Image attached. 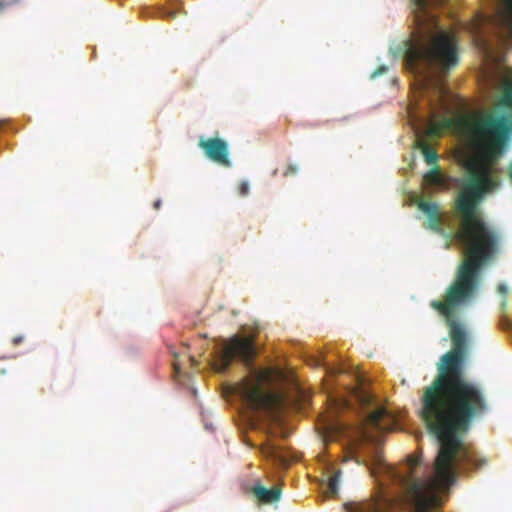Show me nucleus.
Listing matches in <instances>:
<instances>
[{"instance_id":"f257e3e1","label":"nucleus","mask_w":512,"mask_h":512,"mask_svg":"<svg viewBox=\"0 0 512 512\" xmlns=\"http://www.w3.org/2000/svg\"><path fill=\"white\" fill-rule=\"evenodd\" d=\"M480 203L455 202L460 225L454 237L463 247L464 259L442 300L430 302L431 308L444 317L453 343L452 349L441 357L437 375L421 397V418L439 442L433 474L427 479L414 477L420 455L409 457L405 472L387 464L381 467L385 481L402 489L409 512H437L440 491L449 488L460 472L487 464L485 457L463 442L473 423L488 414L490 402L484 386L465 375L467 335L458 322L460 311L477 295L483 268L495 260L500 250V234L482 218Z\"/></svg>"},{"instance_id":"f03ea898","label":"nucleus","mask_w":512,"mask_h":512,"mask_svg":"<svg viewBox=\"0 0 512 512\" xmlns=\"http://www.w3.org/2000/svg\"><path fill=\"white\" fill-rule=\"evenodd\" d=\"M443 0H413L415 30L413 40L409 43L406 59L415 72L423 74L427 85H435L442 96L444 88L428 75V70L436 68L448 72L458 65V47L455 37L440 28L436 18L427 8L439 5Z\"/></svg>"},{"instance_id":"7ed1b4c3","label":"nucleus","mask_w":512,"mask_h":512,"mask_svg":"<svg viewBox=\"0 0 512 512\" xmlns=\"http://www.w3.org/2000/svg\"><path fill=\"white\" fill-rule=\"evenodd\" d=\"M257 355L256 346L252 337H232L223 347L215 368L224 372L234 359H239L249 369V375L236 387L242 400L254 411H273L280 404L278 395L266 392L264 384L269 380V372L256 369L252 363Z\"/></svg>"},{"instance_id":"20e7f679","label":"nucleus","mask_w":512,"mask_h":512,"mask_svg":"<svg viewBox=\"0 0 512 512\" xmlns=\"http://www.w3.org/2000/svg\"><path fill=\"white\" fill-rule=\"evenodd\" d=\"M198 146L209 160L223 167H231L232 162L229 158V146L225 140L219 137H200Z\"/></svg>"},{"instance_id":"39448f33","label":"nucleus","mask_w":512,"mask_h":512,"mask_svg":"<svg viewBox=\"0 0 512 512\" xmlns=\"http://www.w3.org/2000/svg\"><path fill=\"white\" fill-rule=\"evenodd\" d=\"M392 506V500L381 488L367 501L350 502L345 504L347 512H386Z\"/></svg>"},{"instance_id":"423d86ee","label":"nucleus","mask_w":512,"mask_h":512,"mask_svg":"<svg viewBox=\"0 0 512 512\" xmlns=\"http://www.w3.org/2000/svg\"><path fill=\"white\" fill-rule=\"evenodd\" d=\"M364 424L378 431H391L397 422L394 415L385 407H377L367 415Z\"/></svg>"},{"instance_id":"0eeeda50","label":"nucleus","mask_w":512,"mask_h":512,"mask_svg":"<svg viewBox=\"0 0 512 512\" xmlns=\"http://www.w3.org/2000/svg\"><path fill=\"white\" fill-rule=\"evenodd\" d=\"M418 208L428 216V227L436 232L442 233V220L439 215L438 206L430 201L420 200Z\"/></svg>"},{"instance_id":"6e6552de","label":"nucleus","mask_w":512,"mask_h":512,"mask_svg":"<svg viewBox=\"0 0 512 512\" xmlns=\"http://www.w3.org/2000/svg\"><path fill=\"white\" fill-rule=\"evenodd\" d=\"M251 491L257 497V499L264 504L276 502L280 499L281 496V489L278 486L267 489L261 484L257 483L251 488Z\"/></svg>"},{"instance_id":"1a4fd4ad","label":"nucleus","mask_w":512,"mask_h":512,"mask_svg":"<svg viewBox=\"0 0 512 512\" xmlns=\"http://www.w3.org/2000/svg\"><path fill=\"white\" fill-rule=\"evenodd\" d=\"M344 432V425L340 422L329 423L323 431L324 441H334L337 437Z\"/></svg>"},{"instance_id":"9d476101","label":"nucleus","mask_w":512,"mask_h":512,"mask_svg":"<svg viewBox=\"0 0 512 512\" xmlns=\"http://www.w3.org/2000/svg\"><path fill=\"white\" fill-rule=\"evenodd\" d=\"M417 144L421 149L426 163L429 165L435 164L438 159L437 153L423 140H419Z\"/></svg>"},{"instance_id":"9b49d317","label":"nucleus","mask_w":512,"mask_h":512,"mask_svg":"<svg viewBox=\"0 0 512 512\" xmlns=\"http://www.w3.org/2000/svg\"><path fill=\"white\" fill-rule=\"evenodd\" d=\"M498 104L505 108H512V82H506L503 94L498 100Z\"/></svg>"},{"instance_id":"f8f14e48","label":"nucleus","mask_w":512,"mask_h":512,"mask_svg":"<svg viewBox=\"0 0 512 512\" xmlns=\"http://www.w3.org/2000/svg\"><path fill=\"white\" fill-rule=\"evenodd\" d=\"M341 471H337L333 476H331L327 483V494L328 496H334L338 492V484L340 479Z\"/></svg>"},{"instance_id":"ddd939ff","label":"nucleus","mask_w":512,"mask_h":512,"mask_svg":"<svg viewBox=\"0 0 512 512\" xmlns=\"http://www.w3.org/2000/svg\"><path fill=\"white\" fill-rule=\"evenodd\" d=\"M425 180L433 185H441L443 183L442 176L437 168L431 169L425 174Z\"/></svg>"},{"instance_id":"4468645a","label":"nucleus","mask_w":512,"mask_h":512,"mask_svg":"<svg viewBox=\"0 0 512 512\" xmlns=\"http://www.w3.org/2000/svg\"><path fill=\"white\" fill-rule=\"evenodd\" d=\"M497 292L503 295V299L501 301L500 307H501V310L504 312L508 305L507 294L509 292V289L506 284L500 283L497 286Z\"/></svg>"},{"instance_id":"2eb2a0df","label":"nucleus","mask_w":512,"mask_h":512,"mask_svg":"<svg viewBox=\"0 0 512 512\" xmlns=\"http://www.w3.org/2000/svg\"><path fill=\"white\" fill-rule=\"evenodd\" d=\"M250 187L248 181H241L238 186V193L240 196L245 197L249 194Z\"/></svg>"},{"instance_id":"dca6fc26","label":"nucleus","mask_w":512,"mask_h":512,"mask_svg":"<svg viewBox=\"0 0 512 512\" xmlns=\"http://www.w3.org/2000/svg\"><path fill=\"white\" fill-rule=\"evenodd\" d=\"M297 171H298V168L295 164H289L287 166L286 170L283 172V176L288 177V176L294 175L297 173Z\"/></svg>"},{"instance_id":"f3484780","label":"nucleus","mask_w":512,"mask_h":512,"mask_svg":"<svg viewBox=\"0 0 512 512\" xmlns=\"http://www.w3.org/2000/svg\"><path fill=\"white\" fill-rule=\"evenodd\" d=\"M387 71V67L382 65V66H379L371 75L372 78H375L377 76H380L382 74H384L385 72Z\"/></svg>"},{"instance_id":"a211bd4d","label":"nucleus","mask_w":512,"mask_h":512,"mask_svg":"<svg viewBox=\"0 0 512 512\" xmlns=\"http://www.w3.org/2000/svg\"><path fill=\"white\" fill-rule=\"evenodd\" d=\"M162 17L174 19L176 18V12L175 11H167V10H161L159 11Z\"/></svg>"},{"instance_id":"6ab92c4d","label":"nucleus","mask_w":512,"mask_h":512,"mask_svg":"<svg viewBox=\"0 0 512 512\" xmlns=\"http://www.w3.org/2000/svg\"><path fill=\"white\" fill-rule=\"evenodd\" d=\"M18 0H0V11L8 6V5H11V4H14V3H17Z\"/></svg>"},{"instance_id":"aec40b11","label":"nucleus","mask_w":512,"mask_h":512,"mask_svg":"<svg viewBox=\"0 0 512 512\" xmlns=\"http://www.w3.org/2000/svg\"><path fill=\"white\" fill-rule=\"evenodd\" d=\"M23 340H24V337H23V336H15V337H13V339H12V344H13L14 346H17V345L21 344V343L23 342Z\"/></svg>"},{"instance_id":"412c9836","label":"nucleus","mask_w":512,"mask_h":512,"mask_svg":"<svg viewBox=\"0 0 512 512\" xmlns=\"http://www.w3.org/2000/svg\"><path fill=\"white\" fill-rule=\"evenodd\" d=\"M153 207H154L155 209H159V208L161 207V200H160V199L156 200V201L154 202V204H153Z\"/></svg>"},{"instance_id":"4be33fe9","label":"nucleus","mask_w":512,"mask_h":512,"mask_svg":"<svg viewBox=\"0 0 512 512\" xmlns=\"http://www.w3.org/2000/svg\"><path fill=\"white\" fill-rule=\"evenodd\" d=\"M173 367H174V370H175L176 372H179V370H180V365H179V363H178L177 361H175V362L173 363Z\"/></svg>"},{"instance_id":"5701e85b","label":"nucleus","mask_w":512,"mask_h":512,"mask_svg":"<svg viewBox=\"0 0 512 512\" xmlns=\"http://www.w3.org/2000/svg\"><path fill=\"white\" fill-rule=\"evenodd\" d=\"M439 131H440V128H439L438 126H436V125H435L434 127H432V128H431V132H432V133L437 134V133H439Z\"/></svg>"},{"instance_id":"b1692460","label":"nucleus","mask_w":512,"mask_h":512,"mask_svg":"<svg viewBox=\"0 0 512 512\" xmlns=\"http://www.w3.org/2000/svg\"><path fill=\"white\" fill-rule=\"evenodd\" d=\"M508 173H509L510 180L512 182V162L509 164Z\"/></svg>"},{"instance_id":"393cba45","label":"nucleus","mask_w":512,"mask_h":512,"mask_svg":"<svg viewBox=\"0 0 512 512\" xmlns=\"http://www.w3.org/2000/svg\"><path fill=\"white\" fill-rule=\"evenodd\" d=\"M189 360H190L192 366H196L197 365V361L195 360L194 357H189Z\"/></svg>"},{"instance_id":"a878e982","label":"nucleus","mask_w":512,"mask_h":512,"mask_svg":"<svg viewBox=\"0 0 512 512\" xmlns=\"http://www.w3.org/2000/svg\"><path fill=\"white\" fill-rule=\"evenodd\" d=\"M354 457L352 456V454H349L348 456H345L344 457V461H349V460H352Z\"/></svg>"},{"instance_id":"bb28decb","label":"nucleus","mask_w":512,"mask_h":512,"mask_svg":"<svg viewBox=\"0 0 512 512\" xmlns=\"http://www.w3.org/2000/svg\"><path fill=\"white\" fill-rule=\"evenodd\" d=\"M316 365L317 366H324L325 364L321 360H317Z\"/></svg>"},{"instance_id":"cd10ccee","label":"nucleus","mask_w":512,"mask_h":512,"mask_svg":"<svg viewBox=\"0 0 512 512\" xmlns=\"http://www.w3.org/2000/svg\"><path fill=\"white\" fill-rule=\"evenodd\" d=\"M502 325H503V327L507 328L510 324L508 321H505V323H503Z\"/></svg>"},{"instance_id":"c85d7f7f","label":"nucleus","mask_w":512,"mask_h":512,"mask_svg":"<svg viewBox=\"0 0 512 512\" xmlns=\"http://www.w3.org/2000/svg\"><path fill=\"white\" fill-rule=\"evenodd\" d=\"M274 453H275L274 449H273V448H270V449H269V454H270V455H274Z\"/></svg>"},{"instance_id":"c756f323","label":"nucleus","mask_w":512,"mask_h":512,"mask_svg":"<svg viewBox=\"0 0 512 512\" xmlns=\"http://www.w3.org/2000/svg\"><path fill=\"white\" fill-rule=\"evenodd\" d=\"M5 373H6V369H1V370H0V374H2V375H3V374H5Z\"/></svg>"}]
</instances>
